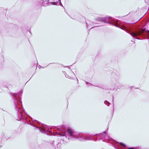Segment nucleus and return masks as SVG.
I'll list each match as a JSON object with an SVG mask.
<instances>
[{"mask_svg": "<svg viewBox=\"0 0 149 149\" xmlns=\"http://www.w3.org/2000/svg\"><path fill=\"white\" fill-rule=\"evenodd\" d=\"M106 130L102 133L94 135H86L82 133H79L74 131L71 128L69 127V140H74L77 139L81 141L93 140L97 141L102 140L103 141L110 143V145L112 146L116 149H142L139 147H127L125 144L122 142H119L111 138L109 136L106 134Z\"/></svg>", "mask_w": 149, "mask_h": 149, "instance_id": "f257e3e1", "label": "nucleus"}, {"mask_svg": "<svg viewBox=\"0 0 149 149\" xmlns=\"http://www.w3.org/2000/svg\"><path fill=\"white\" fill-rule=\"evenodd\" d=\"M97 21L104 22L111 24L129 33L133 38L137 39H141L139 37L143 36V33L139 29L132 26L128 24L125 23L118 19H116L110 17H97Z\"/></svg>", "mask_w": 149, "mask_h": 149, "instance_id": "f03ea898", "label": "nucleus"}, {"mask_svg": "<svg viewBox=\"0 0 149 149\" xmlns=\"http://www.w3.org/2000/svg\"><path fill=\"white\" fill-rule=\"evenodd\" d=\"M104 104L107 105L108 106H109V105L110 104V103L108 101H107V100H105L104 101Z\"/></svg>", "mask_w": 149, "mask_h": 149, "instance_id": "7ed1b4c3", "label": "nucleus"}, {"mask_svg": "<svg viewBox=\"0 0 149 149\" xmlns=\"http://www.w3.org/2000/svg\"><path fill=\"white\" fill-rule=\"evenodd\" d=\"M146 36L148 39H149V31L146 34Z\"/></svg>", "mask_w": 149, "mask_h": 149, "instance_id": "20e7f679", "label": "nucleus"}, {"mask_svg": "<svg viewBox=\"0 0 149 149\" xmlns=\"http://www.w3.org/2000/svg\"><path fill=\"white\" fill-rule=\"evenodd\" d=\"M52 3H53V5H57L58 3V2H52Z\"/></svg>", "mask_w": 149, "mask_h": 149, "instance_id": "39448f33", "label": "nucleus"}, {"mask_svg": "<svg viewBox=\"0 0 149 149\" xmlns=\"http://www.w3.org/2000/svg\"><path fill=\"white\" fill-rule=\"evenodd\" d=\"M58 2H59V4L58 5H60L61 6H63L61 2V1H59Z\"/></svg>", "mask_w": 149, "mask_h": 149, "instance_id": "423d86ee", "label": "nucleus"}, {"mask_svg": "<svg viewBox=\"0 0 149 149\" xmlns=\"http://www.w3.org/2000/svg\"><path fill=\"white\" fill-rule=\"evenodd\" d=\"M85 82H86V84H89V85H92V84L89 83L88 82H87V81H86Z\"/></svg>", "mask_w": 149, "mask_h": 149, "instance_id": "0eeeda50", "label": "nucleus"}, {"mask_svg": "<svg viewBox=\"0 0 149 149\" xmlns=\"http://www.w3.org/2000/svg\"><path fill=\"white\" fill-rule=\"evenodd\" d=\"M2 67V63L0 64V68H1Z\"/></svg>", "mask_w": 149, "mask_h": 149, "instance_id": "6e6552de", "label": "nucleus"}, {"mask_svg": "<svg viewBox=\"0 0 149 149\" xmlns=\"http://www.w3.org/2000/svg\"><path fill=\"white\" fill-rule=\"evenodd\" d=\"M38 67L39 68H44V67H42L40 65H39V66H38Z\"/></svg>", "mask_w": 149, "mask_h": 149, "instance_id": "1a4fd4ad", "label": "nucleus"}, {"mask_svg": "<svg viewBox=\"0 0 149 149\" xmlns=\"http://www.w3.org/2000/svg\"><path fill=\"white\" fill-rule=\"evenodd\" d=\"M54 141H51V143H53L54 142Z\"/></svg>", "mask_w": 149, "mask_h": 149, "instance_id": "9d476101", "label": "nucleus"}, {"mask_svg": "<svg viewBox=\"0 0 149 149\" xmlns=\"http://www.w3.org/2000/svg\"><path fill=\"white\" fill-rule=\"evenodd\" d=\"M118 84H119V82H117V83L116 82V85L117 86L118 85Z\"/></svg>", "mask_w": 149, "mask_h": 149, "instance_id": "9b49d317", "label": "nucleus"}, {"mask_svg": "<svg viewBox=\"0 0 149 149\" xmlns=\"http://www.w3.org/2000/svg\"><path fill=\"white\" fill-rule=\"evenodd\" d=\"M86 26L87 27L88 26V24L87 23H86Z\"/></svg>", "mask_w": 149, "mask_h": 149, "instance_id": "f8f14e48", "label": "nucleus"}, {"mask_svg": "<svg viewBox=\"0 0 149 149\" xmlns=\"http://www.w3.org/2000/svg\"><path fill=\"white\" fill-rule=\"evenodd\" d=\"M119 77H118V76H117V79H119Z\"/></svg>", "mask_w": 149, "mask_h": 149, "instance_id": "ddd939ff", "label": "nucleus"}, {"mask_svg": "<svg viewBox=\"0 0 149 149\" xmlns=\"http://www.w3.org/2000/svg\"><path fill=\"white\" fill-rule=\"evenodd\" d=\"M94 27H92L90 29H92L93 28H94Z\"/></svg>", "mask_w": 149, "mask_h": 149, "instance_id": "4468645a", "label": "nucleus"}, {"mask_svg": "<svg viewBox=\"0 0 149 149\" xmlns=\"http://www.w3.org/2000/svg\"><path fill=\"white\" fill-rule=\"evenodd\" d=\"M113 99L112 100H113Z\"/></svg>", "mask_w": 149, "mask_h": 149, "instance_id": "2eb2a0df", "label": "nucleus"}, {"mask_svg": "<svg viewBox=\"0 0 149 149\" xmlns=\"http://www.w3.org/2000/svg\"><path fill=\"white\" fill-rule=\"evenodd\" d=\"M59 1H61V0H58V2Z\"/></svg>", "mask_w": 149, "mask_h": 149, "instance_id": "dca6fc26", "label": "nucleus"}, {"mask_svg": "<svg viewBox=\"0 0 149 149\" xmlns=\"http://www.w3.org/2000/svg\"><path fill=\"white\" fill-rule=\"evenodd\" d=\"M131 41L132 42H134V43H135V42L134 41Z\"/></svg>", "mask_w": 149, "mask_h": 149, "instance_id": "f3484780", "label": "nucleus"}, {"mask_svg": "<svg viewBox=\"0 0 149 149\" xmlns=\"http://www.w3.org/2000/svg\"><path fill=\"white\" fill-rule=\"evenodd\" d=\"M114 110V107H113V110Z\"/></svg>", "mask_w": 149, "mask_h": 149, "instance_id": "a211bd4d", "label": "nucleus"}, {"mask_svg": "<svg viewBox=\"0 0 149 149\" xmlns=\"http://www.w3.org/2000/svg\"><path fill=\"white\" fill-rule=\"evenodd\" d=\"M65 77H67L66 76V75H65Z\"/></svg>", "mask_w": 149, "mask_h": 149, "instance_id": "6ab92c4d", "label": "nucleus"}, {"mask_svg": "<svg viewBox=\"0 0 149 149\" xmlns=\"http://www.w3.org/2000/svg\"><path fill=\"white\" fill-rule=\"evenodd\" d=\"M94 86H95V87H97V86H95V85H94Z\"/></svg>", "mask_w": 149, "mask_h": 149, "instance_id": "aec40b11", "label": "nucleus"}, {"mask_svg": "<svg viewBox=\"0 0 149 149\" xmlns=\"http://www.w3.org/2000/svg\"><path fill=\"white\" fill-rule=\"evenodd\" d=\"M59 143H58V145H59Z\"/></svg>", "mask_w": 149, "mask_h": 149, "instance_id": "412c9836", "label": "nucleus"}, {"mask_svg": "<svg viewBox=\"0 0 149 149\" xmlns=\"http://www.w3.org/2000/svg\"><path fill=\"white\" fill-rule=\"evenodd\" d=\"M51 64V63H50L49 65V64Z\"/></svg>", "mask_w": 149, "mask_h": 149, "instance_id": "4be33fe9", "label": "nucleus"}, {"mask_svg": "<svg viewBox=\"0 0 149 149\" xmlns=\"http://www.w3.org/2000/svg\"><path fill=\"white\" fill-rule=\"evenodd\" d=\"M114 106V104H113V106Z\"/></svg>", "mask_w": 149, "mask_h": 149, "instance_id": "5701e85b", "label": "nucleus"}, {"mask_svg": "<svg viewBox=\"0 0 149 149\" xmlns=\"http://www.w3.org/2000/svg\"><path fill=\"white\" fill-rule=\"evenodd\" d=\"M96 26V27H97V26Z\"/></svg>", "mask_w": 149, "mask_h": 149, "instance_id": "b1692460", "label": "nucleus"}]
</instances>
